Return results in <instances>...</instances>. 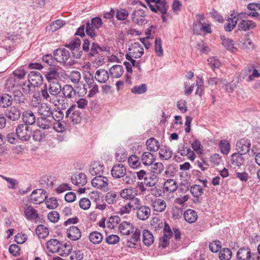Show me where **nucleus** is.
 Listing matches in <instances>:
<instances>
[{"mask_svg":"<svg viewBox=\"0 0 260 260\" xmlns=\"http://www.w3.org/2000/svg\"><path fill=\"white\" fill-rule=\"evenodd\" d=\"M250 141L248 139L243 138L239 140L236 144V149L238 152L246 154L250 150Z\"/></svg>","mask_w":260,"mask_h":260,"instance_id":"4468645a","label":"nucleus"},{"mask_svg":"<svg viewBox=\"0 0 260 260\" xmlns=\"http://www.w3.org/2000/svg\"><path fill=\"white\" fill-rule=\"evenodd\" d=\"M61 243L56 239H51L48 241L46 243L47 248L49 251L55 253L58 251L60 248Z\"/></svg>","mask_w":260,"mask_h":260,"instance_id":"473e14b6","label":"nucleus"},{"mask_svg":"<svg viewBox=\"0 0 260 260\" xmlns=\"http://www.w3.org/2000/svg\"><path fill=\"white\" fill-rule=\"evenodd\" d=\"M242 153L238 152L233 153L231 156L232 164L235 167H240L244 165L245 159L243 157Z\"/></svg>","mask_w":260,"mask_h":260,"instance_id":"393cba45","label":"nucleus"},{"mask_svg":"<svg viewBox=\"0 0 260 260\" xmlns=\"http://www.w3.org/2000/svg\"><path fill=\"white\" fill-rule=\"evenodd\" d=\"M47 198V192L42 189L34 190L30 195V200L36 204L43 203Z\"/></svg>","mask_w":260,"mask_h":260,"instance_id":"6e6552de","label":"nucleus"},{"mask_svg":"<svg viewBox=\"0 0 260 260\" xmlns=\"http://www.w3.org/2000/svg\"><path fill=\"white\" fill-rule=\"evenodd\" d=\"M119 194L121 198L130 201L136 197L138 193L137 190L132 187H129L121 190Z\"/></svg>","mask_w":260,"mask_h":260,"instance_id":"6ab92c4d","label":"nucleus"},{"mask_svg":"<svg viewBox=\"0 0 260 260\" xmlns=\"http://www.w3.org/2000/svg\"><path fill=\"white\" fill-rule=\"evenodd\" d=\"M127 158V154L124 149H119L116 153V158L119 162L124 161Z\"/></svg>","mask_w":260,"mask_h":260,"instance_id":"6e6d98bb","label":"nucleus"},{"mask_svg":"<svg viewBox=\"0 0 260 260\" xmlns=\"http://www.w3.org/2000/svg\"><path fill=\"white\" fill-rule=\"evenodd\" d=\"M245 15L244 13H240L237 15V16H234L232 19H231L230 22L224 25V29L226 31H231L236 26L238 20L241 18V16Z\"/></svg>","mask_w":260,"mask_h":260,"instance_id":"e433bc0d","label":"nucleus"},{"mask_svg":"<svg viewBox=\"0 0 260 260\" xmlns=\"http://www.w3.org/2000/svg\"><path fill=\"white\" fill-rule=\"evenodd\" d=\"M37 111L40 117H50V116H52V108L47 103L41 104L38 106Z\"/></svg>","mask_w":260,"mask_h":260,"instance_id":"dca6fc26","label":"nucleus"},{"mask_svg":"<svg viewBox=\"0 0 260 260\" xmlns=\"http://www.w3.org/2000/svg\"><path fill=\"white\" fill-rule=\"evenodd\" d=\"M89 239L91 243L96 244L102 242L103 237L100 233L98 232H93L89 234Z\"/></svg>","mask_w":260,"mask_h":260,"instance_id":"09e8293b","label":"nucleus"},{"mask_svg":"<svg viewBox=\"0 0 260 260\" xmlns=\"http://www.w3.org/2000/svg\"><path fill=\"white\" fill-rule=\"evenodd\" d=\"M80 45L81 41L80 39L77 38L71 41L69 43L66 44L64 46L70 49L72 51V54L74 58L78 59L81 57L80 52H78V50L80 49Z\"/></svg>","mask_w":260,"mask_h":260,"instance_id":"9d476101","label":"nucleus"},{"mask_svg":"<svg viewBox=\"0 0 260 260\" xmlns=\"http://www.w3.org/2000/svg\"><path fill=\"white\" fill-rule=\"evenodd\" d=\"M232 255V252L229 248H223L219 253L220 260H230Z\"/></svg>","mask_w":260,"mask_h":260,"instance_id":"5fc2aeb1","label":"nucleus"},{"mask_svg":"<svg viewBox=\"0 0 260 260\" xmlns=\"http://www.w3.org/2000/svg\"><path fill=\"white\" fill-rule=\"evenodd\" d=\"M119 231L123 235H129L131 233L134 231V228L132 224L129 222L124 221L119 226Z\"/></svg>","mask_w":260,"mask_h":260,"instance_id":"72a5a7b5","label":"nucleus"},{"mask_svg":"<svg viewBox=\"0 0 260 260\" xmlns=\"http://www.w3.org/2000/svg\"><path fill=\"white\" fill-rule=\"evenodd\" d=\"M142 241L143 244L147 246H150L154 242V237L151 232L144 230L143 231Z\"/></svg>","mask_w":260,"mask_h":260,"instance_id":"7c9ffc66","label":"nucleus"},{"mask_svg":"<svg viewBox=\"0 0 260 260\" xmlns=\"http://www.w3.org/2000/svg\"><path fill=\"white\" fill-rule=\"evenodd\" d=\"M159 157L161 159L168 160L172 156V151L167 146H162L159 152Z\"/></svg>","mask_w":260,"mask_h":260,"instance_id":"c03bdc74","label":"nucleus"},{"mask_svg":"<svg viewBox=\"0 0 260 260\" xmlns=\"http://www.w3.org/2000/svg\"><path fill=\"white\" fill-rule=\"evenodd\" d=\"M158 181V178L156 175H151V177L149 178L147 177L145 178V180L144 181V183L146 186L152 187L154 186Z\"/></svg>","mask_w":260,"mask_h":260,"instance_id":"338daca9","label":"nucleus"},{"mask_svg":"<svg viewBox=\"0 0 260 260\" xmlns=\"http://www.w3.org/2000/svg\"><path fill=\"white\" fill-rule=\"evenodd\" d=\"M256 26L255 23L251 20H242L238 24V29L247 31L254 28Z\"/></svg>","mask_w":260,"mask_h":260,"instance_id":"c756f323","label":"nucleus"},{"mask_svg":"<svg viewBox=\"0 0 260 260\" xmlns=\"http://www.w3.org/2000/svg\"><path fill=\"white\" fill-rule=\"evenodd\" d=\"M123 73V67L120 65L113 66L109 70V75L112 78H119L122 75Z\"/></svg>","mask_w":260,"mask_h":260,"instance_id":"f704fd0d","label":"nucleus"},{"mask_svg":"<svg viewBox=\"0 0 260 260\" xmlns=\"http://www.w3.org/2000/svg\"><path fill=\"white\" fill-rule=\"evenodd\" d=\"M69 78L73 83H77L79 82L80 80V73L77 71H73L69 76Z\"/></svg>","mask_w":260,"mask_h":260,"instance_id":"774afa93","label":"nucleus"},{"mask_svg":"<svg viewBox=\"0 0 260 260\" xmlns=\"http://www.w3.org/2000/svg\"><path fill=\"white\" fill-rule=\"evenodd\" d=\"M126 172V167L121 164L115 165L111 170L112 176L115 178H120Z\"/></svg>","mask_w":260,"mask_h":260,"instance_id":"f3484780","label":"nucleus"},{"mask_svg":"<svg viewBox=\"0 0 260 260\" xmlns=\"http://www.w3.org/2000/svg\"><path fill=\"white\" fill-rule=\"evenodd\" d=\"M129 53L135 58L141 57L144 53V49L139 42H135L129 46Z\"/></svg>","mask_w":260,"mask_h":260,"instance_id":"9b49d317","label":"nucleus"},{"mask_svg":"<svg viewBox=\"0 0 260 260\" xmlns=\"http://www.w3.org/2000/svg\"><path fill=\"white\" fill-rule=\"evenodd\" d=\"M48 90L53 98V104L55 106H58V103L56 101L58 100V96H60L62 90L60 84L58 82L50 83Z\"/></svg>","mask_w":260,"mask_h":260,"instance_id":"39448f33","label":"nucleus"},{"mask_svg":"<svg viewBox=\"0 0 260 260\" xmlns=\"http://www.w3.org/2000/svg\"><path fill=\"white\" fill-rule=\"evenodd\" d=\"M181 145L178 152L182 156H187L190 152L191 149L187 146V143L185 142L181 144Z\"/></svg>","mask_w":260,"mask_h":260,"instance_id":"e2e57ef3","label":"nucleus"},{"mask_svg":"<svg viewBox=\"0 0 260 260\" xmlns=\"http://www.w3.org/2000/svg\"><path fill=\"white\" fill-rule=\"evenodd\" d=\"M109 73L103 69L98 70L95 74L94 78L99 82L106 83L109 78Z\"/></svg>","mask_w":260,"mask_h":260,"instance_id":"4be33fe9","label":"nucleus"},{"mask_svg":"<svg viewBox=\"0 0 260 260\" xmlns=\"http://www.w3.org/2000/svg\"><path fill=\"white\" fill-rule=\"evenodd\" d=\"M147 148L150 151H157L160 148V145L158 141L153 138H151L148 139L146 142Z\"/></svg>","mask_w":260,"mask_h":260,"instance_id":"2f4dec72","label":"nucleus"},{"mask_svg":"<svg viewBox=\"0 0 260 260\" xmlns=\"http://www.w3.org/2000/svg\"><path fill=\"white\" fill-rule=\"evenodd\" d=\"M151 166V170L152 171V175L155 174L156 176L157 175L161 173L164 170V165L161 162L152 164Z\"/></svg>","mask_w":260,"mask_h":260,"instance_id":"3c124183","label":"nucleus"},{"mask_svg":"<svg viewBox=\"0 0 260 260\" xmlns=\"http://www.w3.org/2000/svg\"><path fill=\"white\" fill-rule=\"evenodd\" d=\"M16 135L22 141H28L31 135V129L26 124H19L16 129Z\"/></svg>","mask_w":260,"mask_h":260,"instance_id":"20e7f679","label":"nucleus"},{"mask_svg":"<svg viewBox=\"0 0 260 260\" xmlns=\"http://www.w3.org/2000/svg\"><path fill=\"white\" fill-rule=\"evenodd\" d=\"M121 178L123 183L127 185L133 184L136 181V179L135 174L130 172H126L125 175H124Z\"/></svg>","mask_w":260,"mask_h":260,"instance_id":"de8ad7c7","label":"nucleus"},{"mask_svg":"<svg viewBox=\"0 0 260 260\" xmlns=\"http://www.w3.org/2000/svg\"><path fill=\"white\" fill-rule=\"evenodd\" d=\"M91 184L93 187L103 191L108 189V180L106 177L98 175L92 179Z\"/></svg>","mask_w":260,"mask_h":260,"instance_id":"423d86ee","label":"nucleus"},{"mask_svg":"<svg viewBox=\"0 0 260 260\" xmlns=\"http://www.w3.org/2000/svg\"><path fill=\"white\" fill-rule=\"evenodd\" d=\"M183 216L185 220L189 223L195 222L198 217L196 212L191 209H188L185 211Z\"/></svg>","mask_w":260,"mask_h":260,"instance_id":"ea45409f","label":"nucleus"},{"mask_svg":"<svg viewBox=\"0 0 260 260\" xmlns=\"http://www.w3.org/2000/svg\"><path fill=\"white\" fill-rule=\"evenodd\" d=\"M36 234L39 238L44 239L49 235L48 229L43 225H38L36 230Z\"/></svg>","mask_w":260,"mask_h":260,"instance_id":"49530a36","label":"nucleus"},{"mask_svg":"<svg viewBox=\"0 0 260 260\" xmlns=\"http://www.w3.org/2000/svg\"><path fill=\"white\" fill-rule=\"evenodd\" d=\"M58 70L59 68L55 66L49 68L48 71L45 74V77L49 83L58 82V79L60 77Z\"/></svg>","mask_w":260,"mask_h":260,"instance_id":"f8f14e48","label":"nucleus"},{"mask_svg":"<svg viewBox=\"0 0 260 260\" xmlns=\"http://www.w3.org/2000/svg\"><path fill=\"white\" fill-rule=\"evenodd\" d=\"M71 249V246L66 243L63 245L61 244L57 252H58V254L60 256H66L70 253Z\"/></svg>","mask_w":260,"mask_h":260,"instance_id":"864d4df0","label":"nucleus"},{"mask_svg":"<svg viewBox=\"0 0 260 260\" xmlns=\"http://www.w3.org/2000/svg\"><path fill=\"white\" fill-rule=\"evenodd\" d=\"M151 207L154 211L161 212L166 208L165 202L161 199H156L151 201Z\"/></svg>","mask_w":260,"mask_h":260,"instance_id":"bb28decb","label":"nucleus"},{"mask_svg":"<svg viewBox=\"0 0 260 260\" xmlns=\"http://www.w3.org/2000/svg\"><path fill=\"white\" fill-rule=\"evenodd\" d=\"M145 11L142 9L135 10L132 14V20L134 23L139 25L146 24L147 20L146 19Z\"/></svg>","mask_w":260,"mask_h":260,"instance_id":"0eeeda50","label":"nucleus"},{"mask_svg":"<svg viewBox=\"0 0 260 260\" xmlns=\"http://www.w3.org/2000/svg\"><path fill=\"white\" fill-rule=\"evenodd\" d=\"M239 260H248L251 257V250L249 247L240 248L237 253Z\"/></svg>","mask_w":260,"mask_h":260,"instance_id":"cd10ccee","label":"nucleus"},{"mask_svg":"<svg viewBox=\"0 0 260 260\" xmlns=\"http://www.w3.org/2000/svg\"><path fill=\"white\" fill-rule=\"evenodd\" d=\"M22 120L27 125L34 124L37 121L34 113L30 110H26L22 113Z\"/></svg>","mask_w":260,"mask_h":260,"instance_id":"b1692460","label":"nucleus"},{"mask_svg":"<svg viewBox=\"0 0 260 260\" xmlns=\"http://www.w3.org/2000/svg\"><path fill=\"white\" fill-rule=\"evenodd\" d=\"M68 237L72 241H77L81 237L80 229L76 226H72L67 230Z\"/></svg>","mask_w":260,"mask_h":260,"instance_id":"412c9836","label":"nucleus"},{"mask_svg":"<svg viewBox=\"0 0 260 260\" xmlns=\"http://www.w3.org/2000/svg\"><path fill=\"white\" fill-rule=\"evenodd\" d=\"M28 80L30 85L35 87L42 83L43 77L39 72L32 71L28 74Z\"/></svg>","mask_w":260,"mask_h":260,"instance_id":"ddd939ff","label":"nucleus"},{"mask_svg":"<svg viewBox=\"0 0 260 260\" xmlns=\"http://www.w3.org/2000/svg\"><path fill=\"white\" fill-rule=\"evenodd\" d=\"M24 214L26 218L29 220H35L39 218L37 211L29 205H26L24 209Z\"/></svg>","mask_w":260,"mask_h":260,"instance_id":"c85d7f7f","label":"nucleus"},{"mask_svg":"<svg viewBox=\"0 0 260 260\" xmlns=\"http://www.w3.org/2000/svg\"><path fill=\"white\" fill-rule=\"evenodd\" d=\"M66 118L73 124L80 123L82 119L81 111L77 109L76 105H71L66 112Z\"/></svg>","mask_w":260,"mask_h":260,"instance_id":"f03ea898","label":"nucleus"},{"mask_svg":"<svg viewBox=\"0 0 260 260\" xmlns=\"http://www.w3.org/2000/svg\"><path fill=\"white\" fill-rule=\"evenodd\" d=\"M118 194L114 191H110L107 192L105 196V201L109 204H115L118 199Z\"/></svg>","mask_w":260,"mask_h":260,"instance_id":"8fccbe9b","label":"nucleus"},{"mask_svg":"<svg viewBox=\"0 0 260 260\" xmlns=\"http://www.w3.org/2000/svg\"><path fill=\"white\" fill-rule=\"evenodd\" d=\"M55 59L59 62L66 61L70 56L69 52L64 48H59L54 51Z\"/></svg>","mask_w":260,"mask_h":260,"instance_id":"2eb2a0df","label":"nucleus"},{"mask_svg":"<svg viewBox=\"0 0 260 260\" xmlns=\"http://www.w3.org/2000/svg\"><path fill=\"white\" fill-rule=\"evenodd\" d=\"M65 24L64 21L58 19L52 22L51 24L47 26L46 29L49 31L54 32L62 27Z\"/></svg>","mask_w":260,"mask_h":260,"instance_id":"79ce46f5","label":"nucleus"},{"mask_svg":"<svg viewBox=\"0 0 260 260\" xmlns=\"http://www.w3.org/2000/svg\"><path fill=\"white\" fill-rule=\"evenodd\" d=\"M147 86L145 84L135 86L131 89V91L134 94H142L147 91Z\"/></svg>","mask_w":260,"mask_h":260,"instance_id":"13d9d810","label":"nucleus"},{"mask_svg":"<svg viewBox=\"0 0 260 260\" xmlns=\"http://www.w3.org/2000/svg\"><path fill=\"white\" fill-rule=\"evenodd\" d=\"M104 169L103 165L98 162H94L90 167L89 172L92 176L100 175L103 173Z\"/></svg>","mask_w":260,"mask_h":260,"instance_id":"c9c22d12","label":"nucleus"},{"mask_svg":"<svg viewBox=\"0 0 260 260\" xmlns=\"http://www.w3.org/2000/svg\"><path fill=\"white\" fill-rule=\"evenodd\" d=\"M104 50L101 47L99 44L95 43L92 44L91 48L89 51L87 52V55L88 58H91L92 57H95L98 55L99 51H103Z\"/></svg>","mask_w":260,"mask_h":260,"instance_id":"37998d69","label":"nucleus"},{"mask_svg":"<svg viewBox=\"0 0 260 260\" xmlns=\"http://www.w3.org/2000/svg\"><path fill=\"white\" fill-rule=\"evenodd\" d=\"M177 188V182L174 179H169L164 184V189L167 192H174Z\"/></svg>","mask_w":260,"mask_h":260,"instance_id":"4c0bfd02","label":"nucleus"},{"mask_svg":"<svg viewBox=\"0 0 260 260\" xmlns=\"http://www.w3.org/2000/svg\"><path fill=\"white\" fill-rule=\"evenodd\" d=\"M20 109L15 106L11 107L6 113V117L12 121H15L19 119L21 115Z\"/></svg>","mask_w":260,"mask_h":260,"instance_id":"a878e982","label":"nucleus"},{"mask_svg":"<svg viewBox=\"0 0 260 260\" xmlns=\"http://www.w3.org/2000/svg\"><path fill=\"white\" fill-rule=\"evenodd\" d=\"M155 159V156L150 152H145L142 155V161L145 166L152 165Z\"/></svg>","mask_w":260,"mask_h":260,"instance_id":"58836bf2","label":"nucleus"},{"mask_svg":"<svg viewBox=\"0 0 260 260\" xmlns=\"http://www.w3.org/2000/svg\"><path fill=\"white\" fill-rule=\"evenodd\" d=\"M13 99L11 96L8 94H4L0 96V107L7 108L12 105Z\"/></svg>","mask_w":260,"mask_h":260,"instance_id":"a18cd8bd","label":"nucleus"},{"mask_svg":"<svg viewBox=\"0 0 260 260\" xmlns=\"http://www.w3.org/2000/svg\"><path fill=\"white\" fill-rule=\"evenodd\" d=\"M71 180L74 184L79 186H84L87 182L86 175L82 173L73 175L71 177Z\"/></svg>","mask_w":260,"mask_h":260,"instance_id":"aec40b11","label":"nucleus"},{"mask_svg":"<svg viewBox=\"0 0 260 260\" xmlns=\"http://www.w3.org/2000/svg\"><path fill=\"white\" fill-rule=\"evenodd\" d=\"M221 152L224 154H228L230 150V145L228 141L222 140L219 144Z\"/></svg>","mask_w":260,"mask_h":260,"instance_id":"052dcab7","label":"nucleus"},{"mask_svg":"<svg viewBox=\"0 0 260 260\" xmlns=\"http://www.w3.org/2000/svg\"><path fill=\"white\" fill-rule=\"evenodd\" d=\"M190 192L195 197H199L203 193L202 187L199 185H194L190 188Z\"/></svg>","mask_w":260,"mask_h":260,"instance_id":"bf43d9fd","label":"nucleus"},{"mask_svg":"<svg viewBox=\"0 0 260 260\" xmlns=\"http://www.w3.org/2000/svg\"><path fill=\"white\" fill-rule=\"evenodd\" d=\"M154 50L158 57L163 56V49L161 45V40L160 38H157L155 39L154 42Z\"/></svg>","mask_w":260,"mask_h":260,"instance_id":"603ef678","label":"nucleus"},{"mask_svg":"<svg viewBox=\"0 0 260 260\" xmlns=\"http://www.w3.org/2000/svg\"><path fill=\"white\" fill-rule=\"evenodd\" d=\"M151 214V210L147 206L143 205L140 207L137 210V216L138 218L142 220H145L149 218Z\"/></svg>","mask_w":260,"mask_h":260,"instance_id":"5701e85b","label":"nucleus"},{"mask_svg":"<svg viewBox=\"0 0 260 260\" xmlns=\"http://www.w3.org/2000/svg\"><path fill=\"white\" fill-rule=\"evenodd\" d=\"M149 7L153 12H159L161 14H166L169 8V6L166 0H159L154 4L149 3Z\"/></svg>","mask_w":260,"mask_h":260,"instance_id":"1a4fd4ad","label":"nucleus"},{"mask_svg":"<svg viewBox=\"0 0 260 260\" xmlns=\"http://www.w3.org/2000/svg\"><path fill=\"white\" fill-rule=\"evenodd\" d=\"M140 235H141V232L139 229H136L133 235L132 238L130 239V241H128V242H129V244L128 245L129 247H134L136 243L135 242H136L140 240Z\"/></svg>","mask_w":260,"mask_h":260,"instance_id":"4d7b16f0","label":"nucleus"},{"mask_svg":"<svg viewBox=\"0 0 260 260\" xmlns=\"http://www.w3.org/2000/svg\"><path fill=\"white\" fill-rule=\"evenodd\" d=\"M220 39L222 41V44L228 50L231 52H234L237 50V48L235 47L234 41L230 39H226L224 36H220Z\"/></svg>","mask_w":260,"mask_h":260,"instance_id":"a19ab883","label":"nucleus"},{"mask_svg":"<svg viewBox=\"0 0 260 260\" xmlns=\"http://www.w3.org/2000/svg\"><path fill=\"white\" fill-rule=\"evenodd\" d=\"M61 93L56 102L58 105H61L62 109H66L68 107V99H73L76 91L72 86L67 84L62 88Z\"/></svg>","mask_w":260,"mask_h":260,"instance_id":"f257e3e1","label":"nucleus"},{"mask_svg":"<svg viewBox=\"0 0 260 260\" xmlns=\"http://www.w3.org/2000/svg\"><path fill=\"white\" fill-rule=\"evenodd\" d=\"M103 24L102 20L100 17L93 18L91 20V22L89 21L86 23L85 30L86 34L93 38L96 36L94 29L100 28Z\"/></svg>","mask_w":260,"mask_h":260,"instance_id":"7ed1b4c3","label":"nucleus"},{"mask_svg":"<svg viewBox=\"0 0 260 260\" xmlns=\"http://www.w3.org/2000/svg\"><path fill=\"white\" fill-rule=\"evenodd\" d=\"M13 100L16 103L21 104L24 102L25 98L20 91H15L13 93Z\"/></svg>","mask_w":260,"mask_h":260,"instance_id":"680f3d73","label":"nucleus"},{"mask_svg":"<svg viewBox=\"0 0 260 260\" xmlns=\"http://www.w3.org/2000/svg\"><path fill=\"white\" fill-rule=\"evenodd\" d=\"M41 96L43 99L53 103V98L51 95L49 93V90L47 89L46 85H45V87L44 89H42L41 90Z\"/></svg>","mask_w":260,"mask_h":260,"instance_id":"0e129e2a","label":"nucleus"},{"mask_svg":"<svg viewBox=\"0 0 260 260\" xmlns=\"http://www.w3.org/2000/svg\"><path fill=\"white\" fill-rule=\"evenodd\" d=\"M37 125L43 129H48L52 127V116L50 117H39L37 119Z\"/></svg>","mask_w":260,"mask_h":260,"instance_id":"a211bd4d","label":"nucleus"},{"mask_svg":"<svg viewBox=\"0 0 260 260\" xmlns=\"http://www.w3.org/2000/svg\"><path fill=\"white\" fill-rule=\"evenodd\" d=\"M128 163L132 168H136L138 167L140 165L138 157L135 155H131L128 158Z\"/></svg>","mask_w":260,"mask_h":260,"instance_id":"69168bd1","label":"nucleus"}]
</instances>
